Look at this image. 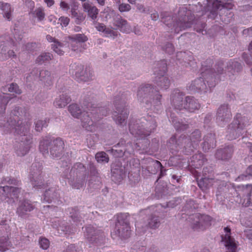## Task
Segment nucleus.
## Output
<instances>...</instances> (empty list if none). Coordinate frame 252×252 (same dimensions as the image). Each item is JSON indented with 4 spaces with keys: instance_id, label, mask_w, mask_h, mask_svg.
<instances>
[{
    "instance_id": "obj_1",
    "label": "nucleus",
    "mask_w": 252,
    "mask_h": 252,
    "mask_svg": "<svg viewBox=\"0 0 252 252\" xmlns=\"http://www.w3.org/2000/svg\"><path fill=\"white\" fill-rule=\"evenodd\" d=\"M202 139V134L199 129H195L189 135L181 134L178 139L172 136L168 140V146L171 149L179 148L182 149L186 155H189L197 149L199 143Z\"/></svg>"
},
{
    "instance_id": "obj_2",
    "label": "nucleus",
    "mask_w": 252,
    "mask_h": 252,
    "mask_svg": "<svg viewBox=\"0 0 252 252\" xmlns=\"http://www.w3.org/2000/svg\"><path fill=\"white\" fill-rule=\"evenodd\" d=\"M157 126L155 117L147 115L138 120L131 121L129 124V130L130 133L137 139H144L146 145L143 149L148 148L150 141L145 138L149 136L156 129Z\"/></svg>"
},
{
    "instance_id": "obj_3",
    "label": "nucleus",
    "mask_w": 252,
    "mask_h": 252,
    "mask_svg": "<svg viewBox=\"0 0 252 252\" xmlns=\"http://www.w3.org/2000/svg\"><path fill=\"white\" fill-rule=\"evenodd\" d=\"M162 22L169 28L173 26L171 30L178 33L191 27L194 23V16L187 6H183L179 8L178 15L174 20L170 16H166L162 18Z\"/></svg>"
},
{
    "instance_id": "obj_4",
    "label": "nucleus",
    "mask_w": 252,
    "mask_h": 252,
    "mask_svg": "<svg viewBox=\"0 0 252 252\" xmlns=\"http://www.w3.org/2000/svg\"><path fill=\"white\" fill-rule=\"evenodd\" d=\"M63 176L68 180L69 184L73 189H80L86 185L88 172L83 164L77 162L69 171L65 170L63 172Z\"/></svg>"
},
{
    "instance_id": "obj_5",
    "label": "nucleus",
    "mask_w": 252,
    "mask_h": 252,
    "mask_svg": "<svg viewBox=\"0 0 252 252\" xmlns=\"http://www.w3.org/2000/svg\"><path fill=\"white\" fill-rule=\"evenodd\" d=\"M128 93L119 92L115 94L113 99L114 111L113 119L116 123L123 126L126 125V120L129 115V110L126 105Z\"/></svg>"
},
{
    "instance_id": "obj_6",
    "label": "nucleus",
    "mask_w": 252,
    "mask_h": 252,
    "mask_svg": "<svg viewBox=\"0 0 252 252\" xmlns=\"http://www.w3.org/2000/svg\"><path fill=\"white\" fill-rule=\"evenodd\" d=\"M64 144L60 138L53 140L43 139L39 143V150L45 156L52 158H60L64 153Z\"/></svg>"
},
{
    "instance_id": "obj_7",
    "label": "nucleus",
    "mask_w": 252,
    "mask_h": 252,
    "mask_svg": "<svg viewBox=\"0 0 252 252\" xmlns=\"http://www.w3.org/2000/svg\"><path fill=\"white\" fill-rule=\"evenodd\" d=\"M248 125V119L237 113L228 126L226 134L228 140H234L242 136L246 132L245 127Z\"/></svg>"
},
{
    "instance_id": "obj_8",
    "label": "nucleus",
    "mask_w": 252,
    "mask_h": 252,
    "mask_svg": "<svg viewBox=\"0 0 252 252\" xmlns=\"http://www.w3.org/2000/svg\"><path fill=\"white\" fill-rule=\"evenodd\" d=\"M202 76L197 78L192 81L189 86L190 91L194 92L206 94L212 92V89L216 85V78Z\"/></svg>"
},
{
    "instance_id": "obj_9",
    "label": "nucleus",
    "mask_w": 252,
    "mask_h": 252,
    "mask_svg": "<svg viewBox=\"0 0 252 252\" xmlns=\"http://www.w3.org/2000/svg\"><path fill=\"white\" fill-rule=\"evenodd\" d=\"M234 5L230 2H223L221 0H207L206 10L210 13L209 18L214 19L219 13L220 16L222 11H227L232 9Z\"/></svg>"
},
{
    "instance_id": "obj_10",
    "label": "nucleus",
    "mask_w": 252,
    "mask_h": 252,
    "mask_svg": "<svg viewBox=\"0 0 252 252\" xmlns=\"http://www.w3.org/2000/svg\"><path fill=\"white\" fill-rule=\"evenodd\" d=\"M42 170V167L39 163H33L31 166L29 177L32 185L34 188L36 187L41 189L45 187Z\"/></svg>"
},
{
    "instance_id": "obj_11",
    "label": "nucleus",
    "mask_w": 252,
    "mask_h": 252,
    "mask_svg": "<svg viewBox=\"0 0 252 252\" xmlns=\"http://www.w3.org/2000/svg\"><path fill=\"white\" fill-rule=\"evenodd\" d=\"M154 88L150 84L142 85L138 88L137 95L138 101L144 104L147 109L152 106V96L154 95Z\"/></svg>"
},
{
    "instance_id": "obj_12",
    "label": "nucleus",
    "mask_w": 252,
    "mask_h": 252,
    "mask_svg": "<svg viewBox=\"0 0 252 252\" xmlns=\"http://www.w3.org/2000/svg\"><path fill=\"white\" fill-rule=\"evenodd\" d=\"M70 71L74 75L78 81L87 82L93 77V71L89 68H84L81 64L74 63L70 65Z\"/></svg>"
},
{
    "instance_id": "obj_13",
    "label": "nucleus",
    "mask_w": 252,
    "mask_h": 252,
    "mask_svg": "<svg viewBox=\"0 0 252 252\" xmlns=\"http://www.w3.org/2000/svg\"><path fill=\"white\" fill-rule=\"evenodd\" d=\"M26 117V110L24 108L19 106H15L11 110L9 117H4V123L9 124L7 126H0L1 128L8 129L10 126L15 125L16 122L23 121Z\"/></svg>"
},
{
    "instance_id": "obj_14",
    "label": "nucleus",
    "mask_w": 252,
    "mask_h": 252,
    "mask_svg": "<svg viewBox=\"0 0 252 252\" xmlns=\"http://www.w3.org/2000/svg\"><path fill=\"white\" fill-rule=\"evenodd\" d=\"M85 238L91 243L99 244L104 237L102 231L91 225L85 227L84 231Z\"/></svg>"
},
{
    "instance_id": "obj_15",
    "label": "nucleus",
    "mask_w": 252,
    "mask_h": 252,
    "mask_svg": "<svg viewBox=\"0 0 252 252\" xmlns=\"http://www.w3.org/2000/svg\"><path fill=\"white\" fill-rule=\"evenodd\" d=\"M186 97L185 94L178 89L172 91L170 95V102L175 110H184Z\"/></svg>"
},
{
    "instance_id": "obj_16",
    "label": "nucleus",
    "mask_w": 252,
    "mask_h": 252,
    "mask_svg": "<svg viewBox=\"0 0 252 252\" xmlns=\"http://www.w3.org/2000/svg\"><path fill=\"white\" fill-rule=\"evenodd\" d=\"M232 118L230 108L228 104H223L218 108L217 113V122L222 126L228 123Z\"/></svg>"
},
{
    "instance_id": "obj_17",
    "label": "nucleus",
    "mask_w": 252,
    "mask_h": 252,
    "mask_svg": "<svg viewBox=\"0 0 252 252\" xmlns=\"http://www.w3.org/2000/svg\"><path fill=\"white\" fill-rule=\"evenodd\" d=\"M34 209L35 206L31 200L24 199L19 201L16 213L18 217L26 219L29 217L30 213Z\"/></svg>"
},
{
    "instance_id": "obj_18",
    "label": "nucleus",
    "mask_w": 252,
    "mask_h": 252,
    "mask_svg": "<svg viewBox=\"0 0 252 252\" xmlns=\"http://www.w3.org/2000/svg\"><path fill=\"white\" fill-rule=\"evenodd\" d=\"M21 191V188L19 186L0 187V200L5 201L7 198L18 199Z\"/></svg>"
},
{
    "instance_id": "obj_19",
    "label": "nucleus",
    "mask_w": 252,
    "mask_h": 252,
    "mask_svg": "<svg viewBox=\"0 0 252 252\" xmlns=\"http://www.w3.org/2000/svg\"><path fill=\"white\" fill-rule=\"evenodd\" d=\"M190 219L193 220V229H202L209 225L211 220V218L209 216L199 214L192 215L190 217Z\"/></svg>"
},
{
    "instance_id": "obj_20",
    "label": "nucleus",
    "mask_w": 252,
    "mask_h": 252,
    "mask_svg": "<svg viewBox=\"0 0 252 252\" xmlns=\"http://www.w3.org/2000/svg\"><path fill=\"white\" fill-rule=\"evenodd\" d=\"M224 230L225 234L221 236V242L224 243V245L227 249L226 252H236L237 244L234 239L230 236V228L225 227L224 228Z\"/></svg>"
},
{
    "instance_id": "obj_21",
    "label": "nucleus",
    "mask_w": 252,
    "mask_h": 252,
    "mask_svg": "<svg viewBox=\"0 0 252 252\" xmlns=\"http://www.w3.org/2000/svg\"><path fill=\"white\" fill-rule=\"evenodd\" d=\"M61 191L58 187H52L45 190L41 199L49 203L59 201L61 197Z\"/></svg>"
},
{
    "instance_id": "obj_22",
    "label": "nucleus",
    "mask_w": 252,
    "mask_h": 252,
    "mask_svg": "<svg viewBox=\"0 0 252 252\" xmlns=\"http://www.w3.org/2000/svg\"><path fill=\"white\" fill-rule=\"evenodd\" d=\"M233 152L234 146L232 145H228L223 148L218 149L215 156L218 160L227 161L231 158Z\"/></svg>"
},
{
    "instance_id": "obj_23",
    "label": "nucleus",
    "mask_w": 252,
    "mask_h": 252,
    "mask_svg": "<svg viewBox=\"0 0 252 252\" xmlns=\"http://www.w3.org/2000/svg\"><path fill=\"white\" fill-rule=\"evenodd\" d=\"M111 179L115 183L120 182L125 175V167L118 162L113 163L111 165Z\"/></svg>"
},
{
    "instance_id": "obj_24",
    "label": "nucleus",
    "mask_w": 252,
    "mask_h": 252,
    "mask_svg": "<svg viewBox=\"0 0 252 252\" xmlns=\"http://www.w3.org/2000/svg\"><path fill=\"white\" fill-rule=\"evenodd\" d=\"M94 112L84 110L79 117L82 126L88 131H92L94 129V122L92 115Z\"/></svg>"
},
{
    "instance_id": "obj_25",
    "label": "nucleus",
    "mask_w": 252,
    "mask_h": 252,
    "mask_svg": "<svg viewBox=\"0 0 252 252\" xmlns=\"http://www.w3.org/2000/svg\"><path fill=\"white\" fill-rule=\"evenodd\" d=\"M31 124L29 122H23V121L16 122L15 125L10 126L8 129L2 128L4 131L8 132L11 128H14L15 132L21 136L28 134L30 130Z\"/></svg>"
},
{
    "instance_id": "obj_26",
    "label": "nucleus",
    "mask_w": 252,
    "mask_h": 252,
    "mask_svg": "<svg viewBox=\"0 0 252 252\" xmlns=\"http://www.w3.org/2000/svg\"><path fill=\"white\" fill-rule=\"evenodd\" d=\"M11 99L9 94H0V126H7L9 124L4 123V112L8 101Z\"/></svg>"
},
{
    "instance_id": "obj_27",
    "label": "nucleus",
    "mask_w": 252,
    "mask_h": 252,
    "mask_svg": "<svg viewBox=\"0 0 252 252\" xmlns=\"http://www.w3.org/2000/svg\"><path fill=\"white\" fill-rule=\"evenodd\" d=\"M89 166L91 178L89 181V186L94 188H98L101 185L98 171L94 163H90Z\"/></svg>"
},
{
    "instance_id": "obj_28",
    "label": "nucleus",
    "mask_w": 252,
    "mask_h": 252,
    "mask_svg": "<svg viewBox=\"0 0 252 252\" xmlns=\"http://www.w3.org/2000/svg\"><path fill=\"white\" fill-rule=\"evenodd\" d=\"M185 103L184 110L191 113L199 110L201 106L198 100L191 96H187Z\"/></svg>"
},
{
    "instance_id": "obj_29",
    "label": "nucleus",
    "mask_w": 252,
    "mask_h": 252,
    "mask_svg": "<svg viewBox=\"0 0 252 252\" xmlns=\"http://www.w3.org/2000/svg\"><path fill=\"white\" fill-rule=\"evenodd\" d=\"M214 63L213 60L211 58L207 59L205 61L201 63V75L206 77H215V73L212 68V65Z\"/></svg>"
},
{
    "instance_id": "obj_30",
    "label": "nucleus",
    "mask_w": 252,
    "mask_h": 252,
    "mask_svg": "<svg viewBox=\"0 0 252 252\" xmlns=\"http://www.w3.org/2000/svg\"><path fill=\"white\" fill-rule=\"evenodd\" d=\"M169 116V121L172 123L175 128L177 131H182L188 129L189 128V125L187 122H184L177 118L174 113H167Z\"/></svg>"
},
{
    "instance_id": "obj_31",
    "label": "nucleus",
    "mask_w": 252,
    "mask_h": 252,
    "mask_svg": "<svg viewBox=\"0 0 252 252\" xmlns=\"http://www.w3.org/2000/svg\"><path fill=\"white\" fill-rule=\"evenodd\" d=\"M203 140L201 144L203 151L208 152L210 149H213L216 147V141L215 134L208 133L204 137Z\"/></svg>"
},
{
    "instance_id": "obj_32",
    "label": "nucleus",
    "mask_w": 252,
    "mask_h": 252,
    "mask_svg": "<svg viewBox=\"0 0 252 252\" xmlns=\"http://www.w3.org/2000/svg\"><path fill=\"white\" fill-rule=\"evenodd\" d=\"M82 7L84 11L87 13L88 17L91 18L92 20L95 21L96 19L99 10L95 6L88 1L83 3Z\"/></svg>"
},
{
    "instance_id": "obj_33",
    "label": "nucleus",
    "mask_w": 252,
    "mask_h": 252,
    "mask_svg": "<svg viewBox=\"0 0 252 252\" xmlns=\"http://www.w3.org/2000/svg\"><path fill=\"white\" fill-rule=\"evenodd\" d=\"M226 69L228 72L231 75H237L242 71L243 64L236 60H230L227 63Z\"/></svg>"
},
{
    "instance_id": "obj_34",
    "label": "nucleus",
    "mask_w": 252,
    "mask_h": 252,
    "mask_svg": "<svg viewBox=\"0 0 252 252\" xmlns=\"http://www.w3.org/2000/svg\"><path fill=\"white\" fill-rule=\"evenodd\" d=\"M113 24L117 28L123 32H128L130 27L127 21L123 19L120 15H116L113 19Z\"/></svg>"
},
{
    "instance_id": "obj_35",
    "label": "nucleus",
    "mask_w": 252,
    "mask_h": 252,
    "mask_svg": "<svg viewBox=\"0 0 252 252\" xmlns=\"http://www.w3.org/2000/svg\"><path fill=\"white\" fill-rule=\"evenodd\" d=\"M67 214L69 215V217L72 220L75 222L76 224L80 223L83 220V218L82 214L80 213L81 211L78 207H71L68 208L67 210Z\"/></svg>"
},
{
    "instance_id": "obj_36",
    "label": "nucleus",
    "mask_w": 252,
    "mask_h": 252,
    "mask_svg": "<svg viewBox=\"0 0 252 252\" xmlns=\"http://www.w3.org/2000/svg\"><path fill=\"white\" fill-rule=\"evenodd\" d=\"M155 83L161 89L167 90L170 86V81L168 77L163 74H159L155 77Z\"/></svg>"
},
{
    "instance_id": "obj_37",
    "label": "nucleus",
    "mask_w": 252,
    "mask_h": 252,
    "mask_svg": "<svg viewBox=\"0 0 252 252\" xmlns=\"http://www.w3.org/2000/svg\"><path fill=\"white\" fill-rule=\"evenodd\" d=\"M206 161V158L203 154L198 153L194 154L190 158V165L195 168H199L203 165Z\"/></svg>"
},
{
    "instance_id": "obj_38",
    "label": "nucleus",
    "mask_w": 252,
    "mask_h": 252,
    "mask_svg": "<svg viewBox=\"0 0 252 252\" xmlns=\"http://www.w3.org/2000/svg\"><path fill=\"white\" fill-rule=\"evenodd\" d=\"M213 180L212 177H202L200 179L197 178V182L201 189L206 191L212 186Z\"/></svg>"
},
{
    "instance_id": "obj_39",
    "label": "nucleus",
    "mask_w": 252,
    "mask_h": 252,
    "mask_svg": "<svg viewBox=\"0 0 252 252\" xmlns=\"http://www.w3.org/2000/svg\"><path fill=\"white\" fill-rule=\"evenodd\" d=\"M161 167H162V165L159 161L150 159L149 160L148 165L145 168L142 167V169L147 170L150 174H156Z\"/></svg>"
},
{
    "instance_id": "obj_40",
    "label": "nucleus",
    "mask_w": 252,
    "mask_h": 252,
    "mask_svg": "<svg viewBox=\"0 0 252 252\" xmlns=\"http://www.w3.org/2000/svg\"><path fill=\"white\" fill-rule=\"evenodd\" d=\"M230 190H234L231 185L229 183L222 182L217 188L216 196L217 197L221 195L225 196Z\"/></svg>"
},
{
    "instance_id": "obj_41",
    "label": "nucleus",
    "mask_w": 252,
    "mask_h": 252,
    "mask_svg": "<svg viewBox=\"0 0 252 252\" xmlns=\"http://www.w3.org/2000/svg\"><path fill=\"white\" fill-rule=\"evenodd\" d=\"M71 100L70 97L66 93L63 94L56 98L54 104L56 107L63 108L69 103Z\"/></svg>"
},
{
    "instance_id": "obj_42",
    "label": "nucleus",
    "mask_w": 252,
    "mask_h": 252,
    "mask_svg": "<svg viewBox=\"0 0 252 252\" xmlns=\"http://www.w3.org/2000/svg\"><path fill=\"white\" fill-rule=\"evenodd\" d=\"M116 233L122 238L126 239L130 237L131 231L129 225L116 226Z\"/></svg>"
},
{
    "instance_id": "obj_43",
    "label": "nucleus",
    "mask_w": 252,
    "mask_h": 252,
    "mask_svg": "<svg viewBox=\"0 0 252 252\" xmlns=\"http://www.w3.org/2000/svg\"><path fill=\"white\" fill-rule=\"evenodd\" d=\"M111 152L116 158L122 157L126 152V146L122 142L114 145L111 150Z\"/></svg>"
},
{
    "instance_id": "obj_44",
    "label": "nucleus",
    "mask_w": 252,
    "mask_h": 252,
    "mask_svg": "<svg viewBox=\"0 0 252 252\" xmlns=\"http://www.w3.org/2000/svg\"><path fill=\"white\" fill-rule=\"evenodd\" d=\"M177 56H181L184 58L183 60L186 66H189L192 69H195L197 67L196 63L191 55L187 57L186 53L180 52L178 53Z\"/></svg>"
},
{
    "instance_id": "obj_45",
    "label": "nucleus",
    "mask_w": 252,
    "mask_h": 252,
    "mask_svg": "<svg viewBox=\"0 0 252 252\" xmlns=\"http://www.w3.org/2000/svg\"><path fill=\"white\" fill-rule=\"evenodd\" d=\"M1 10L2 11V15L4 18L8 21L12 20V13L13 9L12 8L10 4L2 2Z\"/></svg>"
},
{
    "instance_id": "obj_46",
    "label": "nucleus",
    "mask_w": 252,
    "mask_h": 252,
    "mask_svg": "<svg viewBox=\"0 0 252 252\" xmlns=\"http://www.w3.org/2000/svg\"><path fill=\"white\" fill-rule=\"evenodd\" d=\"M71 18L74 19L75 23L77 25H81L85 20L86 16L83 13L77 11L75 8L71 10Z\"/></svg>"
},
{
    "instance_id": "obj_47",
    "label": "nucleus",
    "mask_w": 252,
    "mask_h": 252,
    "mask_svg": "<svg viewBox=\"0 0 252 252\" xmlns=\"http://www.w3.org/2000/svg\"><path fill=\"white\" fill-rule=\"evenodd\" d=\"M160 220L159 217L156 213L152 214L148 220V225L150 228L155 229L159 226Z\"/></svg>"
},
{
    "instance_id": "obj_48",
    "label": "nucleus",
    "mask_w": 252,
    "mask_h": 252,
    "mask_svg": "<svg viewBox=\"0 0 252 252\" xmlns=\"http://www.w3.org/2000/svg\"><path fill=\"white\" fill-rule=\"evenodd\" d=\"M68 110L71 115L76 118H79L83 112L79 106L76 103L70 104L68 107Z\"/></svg>"
},
{
    "instance_id": "obj_49",
    "label": "nucleus",
    "mask_w": 252,
    "mask_h": 252,
    "mask_svg": "<svg viewBox=\"0 0 252 252\" xmlns=\"http://www.w3.org/2000/svg\"><path fill=\"white\" fill-rule=\"evenodd\" d=\"M129 216L127 213H122L118 216L116 226L129 225Z\"/></svg>"
},
{
    "instance_id": "obj_50",
    "label": "nucleus",
    "mask_w": 252,
    "mask_h": 252,
    "mask_svg": "<svg viewBox=\"0 0 252 252\" xmlns=\"http://www.w3.org/2000/svg\"><path fill=\"white\" fill-rule=\"evenodd\" d=\"M70 48L72 51L78 53L83 52L86 49V45L74 40H70Z\"/></svg>"
},
{
    "instance_id": "obj_51",
    "label": "nucleus",
    "mask_w": 252,
    "mask_h": 252,
    "mask_svg": "<svg viewBox=\"0 0 252 252\" xmlns=\"http://www.w3.org/2000/svg\"><path fill=\"white\" fill-rule=\"evenodd\" d=\"M53 56L49 53H43L37 57L35 60L36 63L41 65L51 60Z\"/></svg>"
},
{
    "instance_id": "obj_52",
    "label": "nucleus",
    "mask_w": 252,
    "mask_h": 252,
    "mask_svg": "<svg viewBox=\"0 0 252 252\" xmlns=\"http://www.w3.org/2000/svg\"><path fill=\"white\" fill-rule=\"evenodd\" d=\"M30 148L29 146H25L23 143H19L15 147L16 154L18 156L23 157L26 155Z\"/></svg>"
},
{
    "instance_id": "obj_53",
    "label": "nucleus",
    "mask_w": 252,
    "mask_h": 252,
    "mask_svg": "<svg viewBox=\"0 0 252 252\" xmlns=\"http://www.w3.org/2000/svg\"><path fill=\"white\" fill-rule=\"evenodd\" d=\"M40 80L44 83L50 85L52 82V77L51 75L50 72L47 70H42L39 72V76L38 77Z\"/></svg>"
},
{
    "instance_id": "obj_54",
    "label": "nucleus",
    "mask_w": 252,
    "mask_h": 252,
    "mask_svg": "<svg viewBox=\"0 0 252 252\" xmlns=\"http://www.w3.org/2000/svg\"><path fill=\"white\" fill-rule=\"evenodd\" d=\"M68 39L69 40H74L82 44L88 39L87 36L83 33H78L70 35L68 36Z\"/></svg>"
},
{
    "instance_id": "obj_55",
    "label": "nucleus",
    "mask_w": 252,
    "mask_h": 252,
    "mask_svg": "<svg viewBox=\"0 0 252 252\" xmlns=\"http://www.w3.org/2000/svg\"><path fill=\"white\" fill-rule=\"evenodd\" d=\"M161 50L169 55L173 54L175 48L172 43L169 42L162 43L160 45Z\"/></svg>"
},
{
    "instance_id": "obj_56",
    "label": "nucleus",
    "mask_w": 252,
    "mask_h": 252,
    "mask_svg": "<svg viewBox=\"0 0 252 252\" xmlns=\"http://www.w3.org/2000/svg\"><path fill=\"white\" fill-rule=\"evenodd\" d=\"M213 71L215 73L216 81L217 80V76L222 74L224 72L223 63L222 61H218L213 68Z\"/></svg>"
},
{
    "instance_id": "obj_57",
    "label": "nucleus",
    "mask_w": 252,
    "mask_h": 252,
    "mask_svg": "<svg viewBox=\"0 0 252 252\" xmlns=\"http://www.w3.org/2000/svg\"><path fill=\"white\" fill-rule=\"evenodd\" d=\"M95 158L99 163H107L109 160L108 155L104 152L97 153Z\"/></svg>"
},
{
    "instance_id": "obj_58",
    "label": "nucleus",
    "mask_w": 252,
    "mask_h": 252,
    "mask_svg": "<svg viewBox=\"0 0 252 252\" xmlns=\"http://www.w3.org/2000/svg\"><path fill=\"white\" fill-rule=\"evenodd\" d=\"M34 129L37 132H41L43 127L48 126V122L46 120H38L34 122Z\"/></svg>"
},
{
    "instance_id": "obj_59",
    "label": "nucleus",
    "mask_w": 252,
    "mask_h": 252,
    "mask_svg": "<svg viewBox=\"0 0 252 252\" xmlns=\"http://www.w3.org/2000/svg\"><path fill=\"white\" fill-rule=\"evenodd\" d=\"M63 47V44L59 41L52 44V48L56 53L60 55H63L64 53V51L62 49Z\"/></svg>"
},
{
    "instance_id": "obj_60",
    "label": "nucleus",
    "mask_w": 252,
    "mask_h": 252,
    "mask_svg": "<svg viewBox=\"0 0 252 252\" xmlns=\"http://www.w3.org/2000/svg\"><path fill=\"white\" fill-rule=\"evenodd\" d=\"M32 142V135L31 134H26L21 136L20 142L23 143L25 146H29Z\"/></svg>"
},
{
    "instance_id": "obj_61",
    "label": "nucleus",
    "mask_w": 252,
    "mask_h": 252,
    "mask_svg": "<svg viewBox=\"0 0 252 252\" xmlns=\"http://www.w3.org/2000/svg\"><path fill=\"white\" fill-rule=\"evenodd\" d=\"M161 95L158 91L154 89V95L152 96V104L158 106L161 104Z\"/></svg>"
},
{
    "instance_id": "obj_62",
    "label": "nucleus",
    "mask_w": 252,
    "mask_h": 252,
    "mask_svg": "<svg viewBox=\"0 0 252 252\" xmlns=\"http://www.w3.org/2000/svg\"><path fill=\"white\" fill-rule=\"evenodd\" d=\"M181 202L182 199L180 197H176L173 198L172 200H170L169 202H167L166 206L161 205V206L164 208L167 207L172 208L177 206L178 204H180Z\"/></svg>"
},
{
    "instance_id": "obj_63",
    "label": "nucleus",
    "mask_w": 252,
    "mask_h": 252,
    "mask_svg": "<svg viewBox=\"0 0 252 252\" xmlns=\"http://www.w3.org/2000/svg\"><path fill=\"white\" fill-rule=\"evenodd\" d=\"M3 180L6 183H7L10 185H13V186H20L21 184L20 181L18 180L17 179L12 177H5Z\"/></svg>"
},
{
    "instance_id": "obj_64",
    "label": "nucleus",
    "mask_w": 252,
    "mask_h": 252,
    "mask_svg": "<svg viewBox=\"0 0 252 252\" xmlns=\"http://www.w3.org/2000/svg\"><path fill=\"white\" fill-rule=\"evenodd\" d=\"M242 58L248 65H252V54L244 52L242 55Z\"/></svg>"
}]
</instances>
